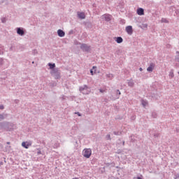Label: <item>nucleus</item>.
I'll list each match as a JSON object with an SVG mask.
<instances>
[{"mask_svg":"<svg viewBox=\"0 0 179 179\" xmlns=\"http://www.w3.org/2000/svg\"><path fill=\"white\" fill-rule=\"evenodd\" d=\"M0 128L1 129H6V131H12L13 128H15V124L13 123L9 122H1L0 123Z\"/></svg>","mask_w":179,"mask_h":179,"instance_id":"f257e3e1","label":"nucleus"},{"mask_svg":"<svg viewBox=\"0 0 179 179\" xmlns=\"http://www.w3.org/2000/svg\"><path fill=\"white\" fill-rule=\"evenodd\" d=\"M83 155L84 157L89 159L92 156V150L90 148H85L83 151Z\"/></svg>","mask_w":179,"mask_h":179,"instance_id":"f03ea898","label":"nucleus"},{"mask_svg":"<svg viewBox=\"0 0 179 179\" xmlns=\"http://www.w3.org/2000/svg\"><path fill=\"white\" fill-rule=\"evenodd\" d=\"M80 92L83 93V94H89V93H90L89 87H87V85H83V87H80Z\"/></svg>","mask_w":179,"mask_h":179,"instance_id":"7ed1b4c3","label":"nucleus"},{"mask_svg":"<svg viewBox=\"0 0 179 179\" xmlns=\"http://www.w3.org/2000/svg\"><path fill=\"white\" fill-rule=\"evenodd\" d=\"M51 74L52 75H55V79H59L61 73H59V71H58V69H53L51 71Z\"/></svg>","mask_w":179,"mask_h":179,"instance_id":"20e7f679","label":"nucleus"},{"mask_svg":"<svg viewBox=\"0 0 179 179\" xmlns=\"http://www.w3.org/2000/svg\"><path fill=\"white\" fill-rule=\"evenodd\" d=\"M31 145H33L31 141H25L22 143V148H24L25 149H29Z\"/></svg>","mask_w":179,"mask_h":179,"instance_id":"39448f33","label":"nucleus"},{"mask_svg":"<svg viewBox=\"0 0 179 179\" xmlns=\"http://www.w3.org/2000/svg\"><path fill=\"white\" fill-rule=\"evenodd\" d=\"M112 17H113L110 14H105V15H102V19L106 20V22H110V20H111Z\"/></svg>","mask_w":179,"mask_h":179,"instance_id":"423d86ee","label":"nucleus"},{"mask_svg":"<svg viewBox=\"0 0 179 179\" xmlns=\"http://www.w3.org/2000/svg\"><path fill=\"white\" fill-rule=\"evenodd\" d=\"M80 48L83 50V51H90V46L87 45V44H82Z\"/></svg>","mask_w":179,"mask_h":179,"instance_id":"0eeeda50","label":"nucleus"},{"mask_svg":"<svg viewBox=\"0 0 179 179\" xmlns=\"http://www.w3.org/2000/svg\"><path fill=\"white\" fill-rule=\"evenodd\" d=\"M155 66H156V64H155V63H150V66L147 69L148 72H153V69H155Z\"/></svg>","mask_w":179,"mask_h":179,"instance_id":"6e6552de","label":"nucleus"},{"mask_svg":"<svg viewBox=\"0 0 179 179\" xmlns=\"http://www.w3.org/2000/svg\"><path fill=\"white\" fill-rule=\"evenodd\" d=\"M6 144H7L8 145H6V146L4 148L3 152H10V149H11V148H12L10 145H10V142H7Z\"/></svg>","mask_w":179,"mask_h":179,"instance_id":"1a4fd4ad","label":"nucleus"},{"mask_svg":"<svg viewBox=\"0 0 179 179\" xmlns=\"http://www.w3.org/2000/svg\"><path fill=\"white\" fill-rule=\"evenodd\" d=\"M17 33L19 36H24V31L22 28H17Z\"/></svg>","mask_w":179,"mask_h":179,"instance_id":"9d476101","label":"nucleus"},{"mask_svg":"<svg viewBox=\"0 0 179 179\" xmlns=\"http://www.w3.org/2000/svg\"><path fill=\"white\" fill-rule=\"evenodd\" d=\"M126 31L127 33H128L129 34H132V33L134 32L133 29H132V26H128L126 27Z\"/></svg>","mask_w":179,"mask_h":179,"instance_id":"9b49d317","label":"nucleus"},{"mask_svg":"<svg viewBox=\"0 0 179 179\" xmlns=\"http://www.w3.org/2000/svg\"><path fill=\"white\" fill-rule=\"evenodd\" d=\"M137 14H138L139 16H142L143 15H145V10L142 8H138Z\"/></svg>","mask_w":179,"mask_h":179,"instance_id":"f8f14e48","label":"nucleus"},{"mask_svg":"<svg viewBox=\"0 0 179 179\" xmlns=\"http://www.w3.org/2000/svg\"><path fill=\"white\" fill-rule=\"evenodd\" d=\"M57 34L59 37H64L65 36V32L62 29H59L57 31Z\"/></svg>","mask_w":179,"mask_h":179,"instance_id":"ddd939ff","label":"nucleus"},{"mask_svg":"<svg viewBox=\"0 0 179 179\" xmlns=\"http://www.w3.org/2000/svg\"><path fill=\"white\" fill-rule=\"evenodd\" d=\"M78 16L79 19H85V17H86V15H85V13L78 12Z\"/></svg>","mask_w":179,"mask_h":179,"instance_id":"4468645a","label":"nucleus"},{"mask_svg":"<svg viewBox=\"0 0 179 179\" xmlns=\"http://www.w3.org/2000/svg\"><path fill=\"white\" fill-rule=\"evenodd\" d=\"M115 41L117 43V44H121L122 41H124V39H122L121 37L116 38Z\"/></svg>","mask_w":179,"mask_h":179,"instance_id":"2eb2a0df","label":"nucleus"},{"mask_svg":"<svg viewBox=\"0 0 179 179\" xmlns=\"http://www.w3.org/2000/svg\"><path fill=\"white\" fill-rule=\"evenodd\" d=\"M169 78H170V79H173V78H174V71L173 70H171V71L169 72Z\"/></svg>","mask_w":179,"mask_h":179,"instance_id":"dca6fc26","label":"nucleus"},{"mask_svg":"<svg viewBox=\"0 0 179 179\" xmlns=\"http://www.w3.org/2000/svg\"><path fill=\"white\" fill-rule=\"evenodd\" d=\"M134 80H130L128 82V86H129L130 87H134Z\"/></svg>","mask_w":179,"mask_h":179,"instance_id":"f3484780","label":"nucleus"},{"mask_svg":"<svg viewBox=\"0 0 179 179\" xmlns=\"http://www.w3.org/2000/svg\"><path fill=\"white\" fill-rule=\"evenodd\" d=\"M48 66H50V69H52V71H54V68H55V64H51V63H49L48 64Z\"/></svg>","mask_w":179,"mask_h":179,"instance_id":"a211bd4d","label":"nucleus"},{"mask_svg":"<svg viewBox=\"0 0 179 179\" xmlns=\"http://www.w3.org/2000/svg\"><path fill=\"white\" fill-rule=\"evenodd\" d=\"M106 77L110 79V80H111V79H113V78H114V75L109 73V74H106Z\"/></svg>","mask_w":179,"mask_h":179,"instance_id":"6ab92c4d","label":"nucleus"},{"mask_svg":"<svg viewBox=\"0 0 179 179\" xmlns=\"http://www.w3.org/2000/svg\"><path fill=\"white\" fill-rule=\"evenodd\" d=\"M142 103V105L143 106V107H146L148 106V101H145V100H143L141 101Z\"/></svg>","mask_w":179,"mask_h":179,"instance_id":"aec40b11","label":"nucleus"},{"mask_svg":"<svg viewBox=\"0 0 179 179\" xmlns=\"http://www.w3.org/2000/svg\"><path fill=\"white\" fill-rule=\"evenodd\" d=\"M53 148H54L55 149H57V148H59V143H55V144L53 145Z\"/></svg>","mask_w":179,"mask_h":179,"instance_id":"412c9836","label":"nucleus"},{"mask_svg":"<svg viewBox=\"0 0 179 179\" xmlns=\"http://www.w3.org/2000/svg\"><path fill=\"white\" fill-rule=\"evenodd\" d=\"M162 23H169V21L167 20H166V18H162Z\"/></svg>","mask_w":179,"mask_h":179,"instance_id":"4be33fe9","label":"nucleus"},{"mask_svg":"<svg viewBox=\"0 0 179 179\" xmlns=\"http://www.w3.org/2000/svg\"><path fill=\"white\" fill-rule=\"evenodd\" d=\"M5 118V117L3 116V115L0 114V121L3 120Z\"/></svg>","mask_w":179,"mask_h":179,"instance_id":"5701e85b","label":"nucleus"},{"mask_svg":"<svg viewBox=\"0 0 179 179\" xmlns=\"http://www.w3.org/2000/svg\"><path fill=\"white\" fill-rule=\"evenodd\" d=\"M152 117H153V118H156L157 117V114H156V113H153Z\"/></svg>","mask_w":179,"mask_h":179,"instance_id":"b1692460","label":"nucleus"},{"mask_svg":"<svg viewBox=\"0 0 179 179\" xmlns=\"http://www.w3.org/2000/svg\"><path fill=\"white\" fill-rule=\"evenodd\" d=\"M75 114H77V115H78V117H82V115L79 112L75 113Z\"/></svg>","mask_w":179,"mask_h":179,"instance_id":"393cba45","label":"nucleus"},{"mask_svg":"<svg viewBox=\"0 0 179 179\" xmlns=\"http://www.w3.org/2000/svg\"><path fill=\"white\" fill-rule=\"evenodd\" d=\"M137 179H143V176L141 175V176H138Z\"/></svg>","mask_w":179,"mask_h":179,"instance_id":"a878e982","label":"nucleus"},{"mask_svg":"<svg viewBox=\"0 0 179 179\" xmlns=\"http://www.w3.org/2000/svg\"><path fill=\"white\" fill-rule=\"evenodd\" d=\"M106 138H108V139L111 140V136H110V134L107 135V136H106Z\"/></svg>","mask_w":179,"mask_h":179,"instance_id":"bb28decb","label":"nucleus"},{"mask_svg":"<svg viewBox=\"0 0 179 179\" xmlns=\"http://www.w3.org/2000/svg\"><path fill=\"white\" fill-rule=\"evenodd\" d=\"M4 107L3 105L0 106V110H3Z\"/></svg>","mask_w":179,"mask_h":179,"instance_id":"cd10ccee","label":"nucleus"},{"mask_svg":"<svg viewBox=\"0 0 179 179\" xmlns=\"http://www.w3.org/2000/svg\"><path fill=\"white\" fill-rule=\"evenodd\" d=\"M90 73H91V75H94V73H93V70L92 69L90 70Z\"/></svg>","mask_w":179,"mask_h":179,"instance_id":"c85d7f7f","label":"nucleus"},{"mask_svg":"<svg viewBox=\"0 0 179 179\" xmlns=\"http://www.w3.org/2000/svg\"><path fill=\"white\" fill-rule=\"evenodd\" d=\"M99 92H100L101 93H104V90H99Z\"/></svg>","mask_w":179,"mask_h":179,"instance_id":"c756f323","label":"nucleus"},{"mask_svg":"<svg viewBox=\"0 0 179 179\" xmlns=\"http://www.w3.org/2000/svg\"><path fill=\"white\" fill-rule=\"evenodd\" d=\"M139 71H140L141 72H142V71H143V69L142 68H140V69H139Z\"/></svg>","mask_w":179,"mask_h":179,"instance_id":"7c9ffc66","label":"nucleus"},{"mask_svg":"<svg viewBox=\"0 0 179 179\" xmlns=\"http://www.w3.org/2000/svg\"><path fill=\"white\" fill-rule=\"evenodd\" d=\"M117 93L119 94V96L120 94H121V92H120V90H117Z\"/></svg>","mask_w":179,"mask_h":179,"instance_id":"2f4dec72","label":"nucleus"},{"mask_svg":"<svg viewBox=\"0 0 179 179\" xmlns=\"http://www.w3.org/2000/svg\"><path fill=\"white\" fill-rule=\"evenodd\" d=\"M114 134L115 135H118V133H117L116 131H114Z\"/></svg>","mask_w":179,"mask_h":179,"instance_id":"473e14b6","label":"nucleus"},{"mask_svg":"<svg viewBox=\"0 0 179 179\" xmlns=\"http://www.w3.org/2000/svg\"><path fill=\"white\" fill-rule=\"evenodd\" d=\"M38 155H41V151L38 152Z\"/></svg>","mask_w":179,"mask_h":179,"instance_id":"72a5a7b5","label":"nucleus"},{"mask_svg":"<svg viewBox=\"0 0 179 179\" xmlns=\"http://www.w3.org/2000/svg\"><path fill=\"white\" fill-rule=\"evenodd\" d=\"M143 27H148V24H144Z\"/></svg>","mask_w":179,"mask_h":179,"instance_id":"f704fd0d","label":"nucleus"},{"mask_svg":"<svg viewBox=\"0 0 179 179\" xmlns=\"http://www.w3.org/2000/svg\"><path fill=\"white\" fill-rule=\"evenodd\" d=\"M123 145H125V141L123 142Z\"/></svg>","mask_w":179,"mask_h":179,"instance_id":"c9c22d12","label":"nucleus"},{"mask_svg":"<svg viewBox=\"0 0 179 179\" xmlns=\"http://www.w3.org/2000/svg\"><path fill=\"white\" fill-rule=\"evenodd\" d=\"M73 179H79V178H73Z\"/></svg>","mask_w":179,"mask_h":179,"instance_id":"e433bc0d","label":"nucleus"},{"mask_svg":"<svg viewBox=\"0 0 179 179\" xmlns=\"http://www.w3.org/2000/svg\"><path fill=\"white\" fill-rule=\"evenodd\" d=\"M94 68H96V66H93V69H94Z\"/></svg>","mask_w":179,"mask_h":179,"instance_id":"4c0bfd02","label":"nucleus"},{"mask_svg":"<svg viewBox=\"0 0 179 179\" xmlns=\"http://www.w3.org/2000/svg\"><path fill=\"white\" fill-rule=\"evenodd\" d=\"M176 179H178V178H176Z\"/></svg>","mask_w":179,"mask_h":179,"instance_id":"58836bf2","label":"nucleus"},{"mask_svg":"<svg viewBox=\"0 0 179 179\" xmlns=\"http://www.w3.org/2000/svg\"><path fill=\"white\" fill-rule=\"evenodd\" d=\"M0 54H1V50H0Z\"/></svg>","mask_w":179,"mask_h":179,"instance_id":"ea45409f","label":"nucleus"},{"mask_svg":"<svg viewBox=\"0 0 179 179\" xmlns=\"http://www.w3.org/2000/svg\"><path fill=\"white\" fill-rule=\"evenodd\" d=\"M178 74H179V71H178Z\"/></svg>","mask_w":179,"mask_h":179,"instance_id":"a19ab883","label":"nucleus"}]
</instances>
